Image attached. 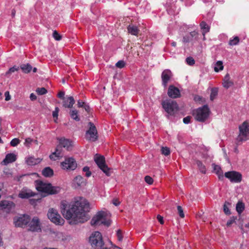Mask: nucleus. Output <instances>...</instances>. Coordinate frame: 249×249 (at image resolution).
I'll return each mask as SVG.
<instances>
[{
  "label": "nucleus",
  "mask_w": 249,
  "mask_h": 249,
  "mask_svg": "<svg viewBox=\"0 0 249 249\" xmlns=\"http://www.w3.org/2000/svg\"><path fill=\"white\" fill-rule=\"evenodd\" d=\"M20 142V141L18 138L13 139L10 142V145L12 146H17Z\"/></svg>",
  "instance_id": "09e8293b"
},
{
  "label": "nucleus",
  "mask_w": 249,
  "mask_h": 249,
  "mask_svg": "<svg viewBox=\"0 0 249 249\" xmlns=\"http://www.w3.org/2000/svg\"><path fill=\"white\" fill-rule=\"evenodd\" d=\"M167 94L168 95L172 98H177L179 97L180 96L178 89L173 85L169 86Z\"/></svg>",
  "instance_id": "a211bd4d"
},
{
  "label": "nucleus",
  "mask_w": 249,
  "mask_h": 249,
  "mask_svg": "<svg viewBox=\"0 0 249 249\" xmlns=\"http://www.w3.org/2000/svg\"><path fill=\"white\" fill-rule=\"evenodd\" d=\"M89 126V129L86 131V139L91 142H95L97 140L98 136L96 126L92 122H89L88 124Z\"/></svg>",
  "instance_id": "9d476101"
},
{
  "label": "nucleus",
  "mask_w": 249,
  "mask_h": 249,
  "mask_svg": "<svg viewBox=\"0 0 249 249\" xmlns=\"http://www.w3.org/2000/svg\"><path fill=\"white\" fill-rule=\"evenodd\" d=\"M191 118H192V117L191 116H188L183 118V122L184 124H188L189 123H190V120H191Z\"/></svg>",
  "instance_id": "4d7b16f0"
},
{
  "label": "nucleus",
  "mask_w": 249,
  "mask_h": 249,
  "mask_svg": "<svg viewBox=\"0 0 249 249\" xmlns=\"http://www.w3.org/2000/svg\"><path fill=\"white\" fill-rule=\"evenodd\" d=\"M41 160L39 158H35L31 157L27 159L26 161L28 165L33 166L40 162Z\"/></svg>",
  "instance_id": "393cba45"
},
{
  "label": "nucleus",
  "mask_w": 249,
  "mask_h": 249,
  "mask_svg": "<svg viewBox=\"0 0 249 249\" xmlns=\"http://www.w3.org/2000/svg\"><path fill=\"white\" fill-rule=\"evenodd\" d=\"M212 166L214 171L218 176L219 179L223 180L224 178V176L221 167L215 164L214 163L212 164Z\"/></svg>",
  "instance_id": "4be33fe9"
},
{
  "label": "nucleus",
  "mask_w": 249,
  "mask_h": 249,
  "mask_svg": "<svg viewBox=\"0 0 249 249\" xmlns=\"http://www.w3.org/2000/svg\"><path fill=\"white\" fill-rule=\"evenodd\" d=\"M196 164L200 172L202 174H205L206 172V168L202 162L200 160H197L196 161Z\"/></svg>",
  "instance_id": "2f4dec72"
},
{
  "label": "nucleus",
  "mask_w": 249,
  "mask_h": 249,
  "mask_svg": "<svg viewBox=\"0 0 249 249\" xmlns=\"http://www.w3.org/2000/svg\"><path fill=\"white\" fill-rule=\"evenodd\" d=\"M113 204L115 206H118L120 204V202L116 199H113Z\"/></svg>",
  "instance_id": "0e129e2a"
},
{
  "label": "nucleus",
  "mask_w": 249,
  "mask_h": 249,
  "mask_svg": "<svg viewBox=\"0 0 249 249\" xmlns=\"http://www.w3.org/2000/svg\"><path fill=\"white\" fill-rule=\"evenodd\" d=\"M188 36H190V38H191L192 40H193V38H194V39L196 40H198V33L197 32H196L195 31L191 32L190 33Z\"/></svg>",
  "instance_id": "4c0bfd02"
},
{
  "label": "nucleus",
  "mask_w": 249,
  "mask_h": 249,
  "mask_svg": "<svg viewBox=\"0 0 249 249\" xmlns=\"http://www.w3.org/2000/svg\"><path fill=\"white\" fill-rule=\"evenodd\" d=\"M117 235L119 241H121L123 239V236L122 235V231L120 230H118L117 231Z\"/></svg>",
  "instance_id": "6e6d98bb"
},
{
  "label": "nucleus",
  "mask_w": 249,
  "mask_h": 249,
  "mask_svg": "<svg viewBox=\"0 0 249 249\" xmlns=\"http://www.w3.org/2000/svg\"><path fill=\"white\" fill-rule=\"evenodd\" d=\"M61 148L59 146H57L55 149V151L50 155V159L52 160H56L55 158H59L62 157L61 152Z\"/></svg>",
  "instance_id": "5701e85b"
},
{
  "label": "nucleus",
  "mask_w": 249,
  "mask_h": 249,
  "mask_svg": "<svg viewBox=\"0 0 249 249\" xmlns=\"http://www.w3.org/2000/svg\"><path fill=\"white\" fill-rule=\"evenodd\" d=\"M59 110V109L58 107L55 108V110L53 112V116L54 118L56 119L58 118Z\"/></svg>",
  "instance_id": "603ef678"
},
{
  "label": "nucleus",
  "mask_w": 249,
  "mask_h": 249,
  "mask_svg": "<svg viewBox=\"0 0 249 249\" xmlns=\"http://www.w3.org/2000/svg\"><path fill=\"white\" fill-rule=\"evenodd\" d=\"M30 217L27 214H24L14 220L16 227H25L29 223Z\"/></svg>",
  "instance_id": "ddd939ff"
},
{
  "label": "nucleus",
  "mask_w": 249,
  "mask_h": 249,
  "mask_svg": "<svg viewBox=\"0 0 249 249\" xmlns=\"http://www.w3.org/2000/svg\"><path fill=\"white\" fill-rule=\"evenodd\" d=\"M210 112L209 108L208 106L206 105L194 110L193 115L195 116L196 121L203 122L208 118Z\"/></svg>",
  "instance_id": "7ed1b4c3"
},
{
  "label": "nucleus",
  "mask_w": 249,
  "mask_h": 249,
  "mask_svg": "<svg viewBox=\"0 0 249 249\" xmlns=\"http://www.w3.org/2000/svg\"><path fill=\"white\" fill-rule=\"evenodd\" d=\"M15 203L10 201L2 200L0 202V210H2L6 213H9L14 209Z\"/></svg>",
  "instance_id": "4468645a"
},
{
  "label": "nucleus",
  "mask_w": 249,
  "mask_h": 249,
  "mask_svg": "<svg viewBox=\"0 0 249 249\" xmlns=\"http://www.w3.org/2000/svg\"><path fill=\"white\" fill-rule=\"evenodd\" d=\"M15 14H16V11L14 9H13L12 11V16L13 17H14L15 16Z\"/></svg>",
  "instance_id": "69168bd1"
},
{
  "label": "nucleus",
  "mask_w": 249,
  "mask_h": 249,
  "mask_svg": "<svg viewBox=\"0 0 249 249\" xmlns=\"http://www.w3.org/2000/svg\"><path fill=\"white\" fill-rule=\"evenodd\" d=\"M42 175L46 178H50L53 175V171L50 167L44 168L42 171Z\"/></svg>",
  "instance_id": "a878e982"
},
{
  "label": "nucleus",
  "mask_w": 249,
  "mask_h": 249,
  "mask_svg": "<svg viewBox=\"0 0 249 249\" xmlns=\"http://www.w3.org/2000/svg\"><path fill=\"white\" fill-rule=\"evenodd\" d=\"M59 147L60 148L64 147L67 151H70L72 149V142L69 139L65 138H61L59 140Z\"/></svg>",
  "instance_id": "6ab92c4d"
},
{
  "label": "nucleus",
  "mask_w": 249,
  "mask_h": 249,
  "mask_svg": "<svg viewBox=\"0 0 249 249\" xmlns=\"http://www.w3.org/2000/svg\"><path fill=\"white\" fill-rule=\"evenodd\" d=\"M61 212L67 219L71 220V224L84 223L87 221V213L89 211V202L83 198L72 203H69L66 201H62L60 205Z\"/></svg>",
  "instance_id": "f257e3e1"
},
{
  "label": "nucleus",
  "mask_w": 249,
  "mask_h": 249,
  "mask_svg": "<svg viewBox=\"0 0 249 249\" xmlns=\"http://www.w3.org/2000/svg\"><path fill=\"white\" fill-rule=\"evenodd\" d=\"M182 41L184 43H188L192 41V39L190 38V36L187 35L183 36Z\"/></svg>",
  "instance_id": "5fc2aeb1"
},
{
  "label": "nucleus",
  "mask_w": 249,
  "mask_h": 249,
  "mask_svg": "<svg viewBox=\"0 0 249 249\" xmlns=\"http://www.w3.org/2000/svg\"><path fill=\"white\" fill-rule=\"evenodd\" d=\"M77 107L79 108H83L88 113H89L90 111V108L89 104L82 100H79L77 101Z\"/></svg>",
  "instance_id": "c85d7f7f"
},
{
  "label": "nucleus",
  "mask_w": 249,
  "mask_h": 249,
  "mask_svg": "<svg viewBox=\"0 0 249 249\" xmlns=\"http://www.w3.org/2000/svg\"><path fill=\"white\" fill-rule=\"evenodd\" d=\"M69 114L71 118L76 122L80 120V118L78 115V111L75 109H70Z\"/></svg>",
  "instance_id": "cd10ccee"
},
{
  "label": "nucleus",
  "mask_w": 249,
  "mask_h": 249,
  "mask_svg": "<svg viewBox=\"0 0 249 249\" xmlns=\"http://www.w3.org/2000/svg\"><path fill=\"white\" fill-rule=\"evenodd\" d=\"M161 153L167 156H168L170 154V149L169 148L167 147H162L161 148Z\"/></svg>",
  "instance_id": "37998d69"
},
{
  "label": "nucleus",
  "mask_w": 249,
  "mask_h": 249,
  "mask_svg": "<svg viewBox=\"0 0 249 249\" xmlns=\"http://www.w3.org/2000/svg\"><path fill=\"white\" fill-rule=\"evenodd\" d=\"M39 199H33V198H32V199H29V201H30V203L32 205H35L37 201H39Z\"/></svg>",
  "instance_id": "680f3d73"
},
{
  "label": "nucleus",
  "mask_w": 249,
  "mask_h": 249,
  "mask_svg": "<svg viewBox=\"0 0 249 249\" xmlns=\"http://www.w3.org/2000/svg\"><path fill=\"white\" fill-rule=\"evenodd\" d=\"M144 180L147 183H148L149 185L152 184L153 182V178L149 176H146L145 177Z\"/></svg>",
  "instance_id": "3c124183"
},
{
  "label": "nucleus",
  "mask_w": 249,
  "mask_h": 249,
  "mask_svg": "<svg viewBox=\"0 0 249 249\" xmlns=\"http://www.w3.org/2000/svg\"><path fill=\"white\" fill-rule=\"evenodd\" d=\"M53 36L56 40H60L62 38L61 36L56 31L53 32Z\"/></svg>",
  "instance_id": "c03bdc74"
},
{
  "label": "nucleus",
  "mask_w": 249,
  "mask_h": 249,
  "mask_svg": "<svg viewBox=\"0 0 249 249\" xmlns=\"http://www.w3.org/2000/svg\"><path fill=\"white\" fill-rule=\"evenodd\" d=\"M239 134L237 140L238 142L245 141L249 139V123L245 121L239 127Z\"/></svg>",
  "instance_id": "6e6552de"
},
{
  "label": "nucleus",
  "mask_w": 249,
  "mask_h": 249,
  "mask_svg": "<svg viewBox=\"0 0 249 249\" xmlns=\"http://www.w3.org/2000/svg\"><path fill=\"white\" fill-rule=\"evenodd\" d=\"M245 227L246 228H249V223L246 224L245 225Z\"/></svg>",
  "instance_id": "774afa93"
},
{
  "label": "nucleus",
  "mask_w": 249,
  "mask_h": 249,
  "mask_svg": "<svg viewBox=\"0 0 249 249\" xmlns=\"http://www.w3.org/2000/svg\"><path fill=\"white\" fill-rule=\"evenodd\" d=\"M77 166L76 161L72 157L65 158L64 161L61 162L62 169L66 171H73Z\"/></svg>",
  "instance_id": "9b49d317"
},
{
  "label": "nucleus",
  "mask_w": 249,
  "mask_h": 249,
  "mask_svg": "<svg viewBox=\"0 0 249 249\" xmlns=\"http://www.w3.org/2000/svg\"><path fill=\"white\" fill-rule=\"evenodd\" d=\"M186 62L189 65L192 66L195 63V60L192 57H188L186 59Z\"/></svg>",
  "instance_id": "de8ad7c7"
},
{
  "label": "nucleus",
  "mask_w": 249,
  "mask_h": 249,
  "mask_svg": "<svg viewBox=\"0 0 249 249\" xmlns=\"http://www.w3.org/2000/svg\"><path fill=\"white\" fill-rule=\"evenodd\" d=\"M17 160V156L13 153H9L6 155L5 159L1 162V164L7 165L10 163L15 161Z\"/></svg>",
  "instance_id": "412c9836"
},
{
  "label": "nucleus",
  "mask_w": 249,
  "mask_h": 249,
  "mask_svg": "<svg viewBox=\"0 0 249 249\" xmlns=\"http://www.w3.org/2000/svg\"><path fill=\"white\" fill-rule=\"evenodd\" d=\"M218 94V89L216 88H213L211 89V92L210 95V100L213 101Z\"/></svg>",
  "instance_id": "f704fd0d"
},
{
  "label": "nucleus",
  "mask_w": 249,
  "mask_h": 249,
  "mask_svg": "<svg viewBox=\"0 0 249 249\" xmlns=\"http://www.w3.org/2000/svg\"><path fill=\"white\" fill-rule=\"evenodd\" d=\"M47 216L48 218L56 225H62L64 220L61 217L56 210L53 208L50 209L48 211Z\"/></svg>",
  "instance_id": "1a4fd4ad"
},
{
  "label": "nucleus",
  "mask_w": 249,
  "mask_h": 249,
  "mask_svg": "<svg viewBox=\"0 0 249 249\" xmlns=\"http://www.w3.org/2000/svg\"><path fill=\"white\" fill-rule=\"evenodd\" d=\"M223 81V85L226 89L229 88L233 84V82L230 81V76L229 73L226 74L225 76Z\"/></svg>",
  "instance_id": "b1692460"
},
{
  "label": "nucleus",
  "mask_w": 249,
  "mask_h": 249,
  "mask_svg": "<svg viewBox=\"0 0 249 249\" xmlns=\"http://www.w3.org/2000/svg\"><path fill=\"white\" fill-rule=\"evenodd\" d=\"M28 224L29 227V230L30 231H38L41 230L40 220L37 217H34Z\"/></svg>",
  "instance_id": "dca6fc26"
},
{
  "label": "nucleus",
  "mask_w": 249,
  "mask_h": 249,
  "mask_svg": "<svg viewBox=\"0 0 249 249\" xmlns=\"http://www.w3.org/2000/svg\"><path fill=\"white\" fill-rule=\"evenodd\" d=\"M173 73L170 70H164L161 73V78L162 80V85L166 88L167 86L168 82L170 81L173 76Z\"/></svg>",
  "instance_id": "2eb2a0df"
},
{
  "label": "nucleus",
  "mask_w": 249,
  "mask_h": 249,
  "mask_svg": "<svg viewBox=\"0 0 249 249\" xmlns=\"http://www.w3.org/2000/svg\"><path fill=\"white\" fill-rule=\"evenodd\" d=\"M127 30L129 33L134 36H137L140 31L138 27L134 25H129L127 27Z\"/></svg>",
  "instance_id": "c756f323"
},
{
  "label": "nucleus",
  "mask_w": 249,
  "mask_h": 249,
  "mask_svg": "<svg viewBox=\"0 0 249 249\" xmlns=\"http://www.w3.org/2000/svg\"><path fill=\"white\" fill-rule=\"evenodd\" d=\"M18 67H17L16 66H15L10 68L9 69V70L6 72L5 75L7 76H9L12 73L18 71Z\"/></svg>",
  "instance_id": "ea45409f"
},
{
  "label": "nucleus",
  "mask_w": 249,
  "mask_h": 249,
  "mask_svg": "<svg viewBox=\"0 0 249 249\" xmlns=\"http://www.w3.org/2000/svg\"><path fill=\"white\" fill-rule=\"evenodd\" d=\"M106 213L103 211L97 213L96 215L93 217L90 221L92 226L103 224L108 227L110 225V221L106 220Z\"/></svg>",
  "instance_id": "39448f33"
},
{
  "label": "nucleus",
  "mask_w": 249,
  "mask_h": 249,
  "mask_svg": "<svg viewBox=\"0 0 249 249\" xmlns=\"http://www.w3.org/2000/svg\"><path fill=\"white\" fill-rule=\"evenodd\" d=\"M36 187L39 192L44 193L47 195L57 194L60 191L59 187L53 186L51 183H45L41 180L36 181Z\"/></svg>",
  "instance_id": "f03ea898"
},
{
  "label": "nucleus",
  "mask_w": 249,
  "mask_h": 249,
  "mask_svg": "<svg viewBox=\"0 0 249 249\" xmlns=\"http://www.w3.org/2000/svg\"><path fill=\"white\" fill-rule=\"evenodd\" d=\"M94 161L98 167L107 176H110L111 175V169L108 168L105 162V159L104 156L96 154L94 158Z\"/></svg>",
  "instance_id": "0eeeda50"
},
{
  "label": "nucleus",
  "mask_w": 249,
  "mask_h": 249,
  "mask_svg": "<svg viewBox=\"0 0 249 249\" xmlns=\"http://www.w3.org/2000/svg\"><path fill=\"white\" fill-rule=\"evenodd\" d=\"M237 219L236 216H232L230 218V219L228 220L226 225L227 227H230L231 226V225L235 222V220Z\"/></svg>",
  "instance_id": "a19ab883"
},
{
  "label": "nucleus",
  "mask_w": 249,
  "mask_h": 249,
  "mask_svg": "<svg viewBox=\"0 0 249 249\" xmlns=\"http://www.w3.org/2000/svg\"><path fill=\"white\" fill-rule=\"evenodd\" d=\"M162 106L165 111L170 115H174L178 109L177 103L171 100L163 101Z\"/></svg>",
  "instance_id": "423d86ee"
},
{
  "label": "nucleus",
  "mask_w": 249,
  "mask_h": 249,
  "mask_svg": "<svg viewBox=\"0 0 249 249\" xmlns=\"http://www.w3.org/2000/svg\"><path fill=\"white\" fill-rule=\"evenodd\" d=\"M84 180L83 178L81 176H77L74 178V181L78 186H81L84 182Z\"/></svg>",
  "instance_id": "c9c22d12"
},
{
  "label": "nucleus",
  "mask_w": 249,
  "mask_h": 249,
  "mask_svg": "<svg viewBox=\"0 0 249 249\" xmlns=\"http://www.w3.org/2000/svg\"><path fill=\"white\" fill-rule=\"evenodd\" d=\"M239 41V37L238 36H235L233 39H230L229 44L230 45H236L238 43Z\"/></svg>",
  "instance_id": "79ce46f5"
},
{
  "label": "nucleus",
  "mask_w": 249,
  "mask_h": 249,
  "mask_svg": "<svg viewBox=\"0 0 249 249\" xmlns=\"http://www.w3.org/2000/svg\"><path fill=\"white\" fill-rule=\"evenodd\" d=\"M65 95V92H63V91H60L58 93L57 96H58V97L61 99H64V98H65V97L64 96Z\"/></svg>",
  "instance_id": "bf43d9fd"
},
{
  "label": "nucleus",
  "mask_w": 249,
  "mask_h": 249,
  "mask_svg": "<svg viewBox=\"0 0 249 249\" xmlns=\"http://www.w3.org/2000/svg\"><path fill=\"white\" fill-rule=\"evenodd\" d=\"M177 209H178V213H179V216L181 218H183L184 217V214L182 207L180 206H178L177 207Z\"/></svg>",
  "instance_id": "864d4df0"
},
{
  "label": "nucleus",
  "mask_w": 249,
  "mask_h": 249,
  "mask_svg": "<svg viewBox=\"0 0 249 249\" xmlns=\"http://www.w3.org/2000/svg\"><path fill=\"white\" fill-rule=\"evenodd\" d=\"M216 65L217 67H215L214 70L215 71H218L219 70H222L223 69V66L222 61H218L216 62Z\"/></svg>",
  "instance_id": "58836bf2"
},
{
  "label": "nucleus",
  "mask_w": 249,
  "mask_h": 249,
  "mask_svg": "<svg viewBox=\"0 0 249 249\" xmlns=\"http://www.w3.org/2000/svg\"><path fill=\"white\" fill-rule=\"evenodd\" d=\"M231 205V203L226 201L223 205V211L224 213L227 215H229L231 214V212L229 209V207Z\"/></svg>",
  "instance_id": "72a5a7b5"
},
{
  "label": "nucleus",
  "mask_w": 249,
  "mask_h": 249,
  "mask_svg": "<svg viewBox=\"0 0 249 249\" xmlns=\"http://www.w3.org/2000/svg\"><path fill=\"white\" fill-rule=\"evenodd\" d=\"M36 91L40 95H44L47 92V90L45 88H38Z\"/></svg>",
  "instance_id": "e433bc0d"
},
{
  "label": "nucleus",
  "mask_w": 249,
  "mask_h": 249,
  "mask_svg": "<svg viewBox=\"0 0 249 249\" xmlns=\"http://www.w3.org/2000/svg\"><path fill=\"white\" fill-rule=\"evenodd\" d=\"M63 106L65 107L71 108L75 103V100L72 96H66L63 99Z\"/></svg>",
  "instance_id": "aec40b11"
},
{
  "label": "nucleus",
  "mask_w": 249,
  "mask_h": 249,
  "mask_svg": "<svg viewBox=\"0 0 249 249\" xmlns=\"http://www.w3.org/2000/svg\"><path fill=\"white\" fill-rule=\"evenodd\" d=\"M33 142V140L31 138H27L25 139L24 144L26 147H29L31 143Z\"/></svg>",
  "instance_id": "8fccbe9b"
},
{
  "label": "nucleus",
  "mask_w": 249,
  "mask_h": 249,
  "mask_svg": "<svg viewBox=\"0 0 249 249\" xmlns=\"http://www.w3.org/2000/svg\"><path fill=\"white\" fill-rule=\"evenodd\" d=\"M89 242L92 248L95 249H101L104 243L102 235L99 231H94L89 237Z\"/></svg>",
  "instance_id": "20e7f679"
},
{
  "label": "nucleus",
  "mask_w": 249,
  "mask_h": 249,
  "mask_svg": "<svg viewBox=\"0 0 249 249\" xmlns=\"http://www.w3.org/2000/svg\"><path fill=\"white\" fill-rule=\"evenodd\" d=\"M200 27L202 30V34L203 36H204L206 33L210 31V26H209L204 21H202L200 22Z\"/></svg>",
  "instance_id": "bb28decb"
},
{
  "label": "nucleus",
  "mask_w": 249,
  "mask_h": 249,
  "mask_svg": "<svg viewBox=\"0 0 249 249\" xmlns=\"http://www.w3.org/2000/svg\"><path fill=\"white\" fill-rule=\"evenodd\" d=\"M30 98L32 101H35L36 99V96L34 93H32L30 94Z\"/></svg>",
  "instance_id": "e2e57ef3"
},
{
  "label": "nucleus",
  "mask_w": 249,
  "mask_h": 249,
  "mask_svg": "<svg viewBox=\"0 0 249 249\" xmlns=\"http://www.w3.org/2000/svg\"><path fill=\"white\" fill-rule=\"evenodd\" d=\"M125 65V63L124 60H119L115 64V66L116 67H117L118 68H120V69H122V68H123L124 67Z\"/></svg>",
  "instance_id": "49530a36"
},
{
  "label": "nucleus",
  "mask_w": 249,
  "mask_h": 249,
  "mask_svg": "<svg viewBox=\"0 0 249 249\" xmlns=\"http://www.w3.org/2000/svg\"><path fill=\"white\" fill-rule=\"evenodd\" d=\"M245 209V205L244 203L241 201L238 202L236 206V210L239 214H241Z\"/></svg>",
  "instance_id": "473e14b6"
},
{
  "label": "nucleus",
  "mask_w": 249,
  "mask_h": 249,
  "mask_svg": "<svg viewBox=\"0 0 249 249\" xmlns=\"http://www.w3.org/2000/svg\"><path fill=\"white\" fill-rule=\"evenodd\" d=\"M20 68L22 71L25 73L30 72L33 68L32 66L29 63L21 64L20 66Z\"/></svg>",
  "instance_id": "7c9ffc66"
},
{
  "label": "nucleus",
  "mask_w": 249,
  "mask_h": 249,
  "mask_svg": "<svg viewBox=\"0 0 249 249\" xmlns=\"http://www.w3.org/2000/svg\"><path fill=\"white\" fill-rule=\"evenodd\" d=\"M4 95H5V101H9V100H10L11 96H10V95L9 94V91H6L5 92Z\"/></svg>",
  "instance_id": "052dcab7"
},
{
  "label": "nucleus",
  "mask_w": 249,
  "mask_h": 249,
  "mask_svg": "<svg viewBox=\"0 0 249 249\" xmlns=\"http://www.w3.org/2000/svg\"><path fill=\"white\" fill-rule=\"evenodd\" d=\"M171 45H172V46L175 47L176 46V42H172Z\"/></svg>",
  "instance_id": "338daca9"
},
{
  "label": "nucleus",
  "mask_w": 249,
  "mask_h": 249,
  "mask_svg": "<svg viewBox=\"0 0 249 249\" xmlns=\"http://www.w3.org/2000/svg\"><path fill=\"white\" fill-rule=\"evenodd\" d=\"M224 176L226 178L229 179L231 182L239 183L242 180L241 174L236 171L226 172Z\"/></svg>",
  "instance_id": "f8f14e48"
},
{
  "label": "nucleus",
  "mask_w": 249,
  "mask_h": 249,
  "mask_svg": "<svg viewBox=\"0 0 249 249\" xmlns=\"http://www.w3.org/2000/svg\"><path fill=\"white\" fill-rule=\"evenodd\" d=\"M36 194L31 190L23 188L19 193L18 196L22 199H28L35 196Z\"/></svg>",
  "instance_id": "f3484780"
},
{
  "label": "nucleus",
  "mask_w": 249,
  "mask_h": 249,
  "mask_svg": "<svg viewBox=\"0 0 249 249\" xmlns=\"http://www.w3.org/2000/svg\"><path fill=\"white\" fill-rule=\"evenodd\" d=\"M157 219L158 220L159 222L161 224H163L164 223V220H163V218L162 216H161V215H157Z\"/></svg>",
  "instance_id": "13d9d810"
},
{
  "label": "nucleus",
  "mask_w": 249,
  "mask_h": 249,
  "mask_svg": "<svg viewBox=\"0 0 249 249\" xmlns=\"http://www.w3.org/2000/svg\"><path fill=\"white\" fill-rule=\"evenodd\" d=\"M82 171L86 172V176L88 178L91 175V172L89 171V168L88 166H85L83 168Z\"/></svg>",
  "instance_id": "a18cd8bd"
}]
</instances>
